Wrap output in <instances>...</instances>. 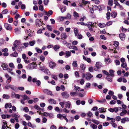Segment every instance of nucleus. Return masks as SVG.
I'll return each instance as SVG.
<instances>
[{
	"label": "nucleus",
	"mask_w": 129,
	"mask_h": 129,
	"mask_svg": "<svg viewBox=\"0 0 129 129\" xmlns=\"http://www.w3.org/2000/svg\"><path fill=\"white\" fill-rule=\"evenodd\" d=\"M78 93L76 92H72L70 93V94L72 96H76L77 95Z\"/></svg>",
	"instance_id": "aec40b11"
},
{
	"label": "nucleus",
	"mask_w": 129,
	"mask_h": 129,
	"mask_svg": "<svg viewBox=\"0 0 129 129\" xmlns=\"http://www.w3.org/2000/svg\"><path fill=\"white\" fill-rule=\"evenodd\" d=\"M45 13L47 16H49L53 14V11L51 10H50L48 12H46Z\"/></svg>",
	"instance_id": "dca6fc26"
},
{
	"label": "nucleus",
	"mask_w": 129,
	"mask_h": 129,
	"mask_svg": "<svg viewBox=\"0 0 129 129\" xmlns=\"http://www.w3.org/2000/svg\"><path fill=\"white\" fill-rule=\"evenodd\" d=\"M102 66V63H101L99 62H97L96 63L95 66L94 68V69L95 70L97 71Z\"/></svg>",
	"instance_id": "7ed1b4c3"
},
{
	"label": "nucleus",
	"mask_w": 129,
	"mask_h": 129,
	"mask_svg": "<svg viewBox=\"0 0 129 129\" xmlns=\"http://www.w3.org/2000/svg\"><path fill=\"white\" fill-rule=\"evenodd\" d=\"M27 125H28V126L30 127H32V128H33L36 127L35 126H33L31 123L30 122H28Z\"/></svg>",
	"instance_id": "e433bc0d"
},
{
	"label": "nucleus",
	"mask_w": 129,
	"mask_h": 129,
	"mask_svg": "<svg viewBox=\"0 0 129 129\" xmlns=\"http://www.w3.org/2000/svg\"><path fill=\"white\" fill-rule=\"evenodd\" d=\"M117 15V13L115 12H113L111 13V16L113 18H115Z\"/></svg>",
	"instance_id": "72a5a7b5"
},
{
	"label": "nucleus",
	"mask_w": 129,
	"mask_h": 129,
	"mask_svg": "<svg viewBox=\"0 0 129 129\" xmlns=\"http://www.w3.org/2000/svg\"><path fill=\"white\" fill-rule=\"evenodd\" d=\"M20 125L18 123H16L15 126V128L16 129H18Z\"/></svg>",
	"instance_id": "bf43d9fd"
},
{
	"label": "nucleus",
	"mask_w": 129,
	"mask_h": 129,
	"mask_svg": "<svg viewBox=\"0 0 129 129\" xmlns=\"http://www.w3.org/2000/svg\"><path fill=\"white\" fill-rule=\"evenodd\" d=\"M12 116L13 117H14V118H18L20 117V116L19 115H17L16 113H13V114Z\"/></svg>",
	"instance_id": "c756f323"
},
{
	"label": "nucleus",
	"mask_w": 129,
	"mask_h": 129,
	"mask_svg": "<svg viewBox=\"0 0 129 129\" xmlns=\"http://www.w3.org/2000/svg\"><path fill=\"white\" fill-rule=\"evenodd\" d=\"M4 26L6 29L7 30H12L11 25L7 23L4 24Z\"/></svg>",
	"instance_id": "39448f33"
},
{
	"label": "nucleus",
	"mask_w": 129,
	"mask_h": 129,
	"mask_svg": "<svg viewBox=\"0 0 129 129\" xmlns=\"http://www.w3.org/2000/svg\"><path fill=\"white\" fill-rule=\"evenodd\" d=\"M2 97L4 99H8L9 98L10 96L8 95L4 94L3 95Z\"/></svg>",
	"instance_id": "7c9ffc66"
},
{
	"label": "nucleus",
	"mask_w": 129,
	"mask_h": 129,
	"mask_svg": "<svg viewBox=\"0 0 129 129\" xmlns=\"http://www.w3.org/2000/svg\"><path fill=\"white\" fill-rule=\"evenodd\" d=\"M106 78L110 82H111L112 81V78L111 77L108 76L106 77Z\"/></svg>",
	"instance_id": "6e6d98bb"
},
{
	"label": "nucleus",
	"mask_w": 129,
	"mask_h": 129,
	"mask_svg": "<svg viewBox=\"0 0 129 129\" xmlns=\"http://www.w3.org/2000/svg\"><path fill=\"white\" fill-rule=\"evenodd\" d=\"M62 95L65 98H67L69 96V95L66 92H62L61 93Z\"/></svg>",
	"instance_id": "f8f14e48"
},
{
	"label": "nucleus",
	"mask_w": 129,
	"mask_h": 129,
	"mask_svg": "<svg viewBox=\"0 0 129 129\" xmlns=\"http://www.w3.org/2000/svg\"><path fill=\"white\" fill-rule=\"evenodd\" d=\"M56 126L54 125H52L50 127V129H56Z\"/></svg>",
	"instance_id": "774afa93"
},
{
	"label": "nucleus",
	"mask_w": 129,
	"mask_h": 129,
	"mask_svg": "<svg viewBox=\"0 0 129 129\" xmlns=\"http://www.w3.org/2000/svg\"><path fill=\"white\" fill-rule=\"evenodd\" d=\"M41 71L48 75H49L50 74V73L49 70L46 68H44L41 69Z\"/></svg>",
	"instance_id": "0eeeda50"
},
{
	"label": "nucleus",
	"mask_w": 129,
	"mask_h": 129,
	"mask_svg": "<svg viewBox=\"0 0 129 129\" xmlns=\"http://www.w3.org/2000/svg\"><path fill=\"white\" fill-rule=\"evenodd\" d=\"M52 77L54 79L57 80V76L55 75H51Z\"/></svg>",
	"instance_id": "e2e57ef3"
},
{
	"label": "nucleus",
	"mask_w": 129,
	"mask_h": 129,
	"mask_svg": "<svg viewBox=\"0 0 129 129\" xmlns=\"http://www.w3.org/2000/svg\"><path fill=\"white\" fill-rule=\"evenodd\" d=\"M49 2V0H44L43 1L44 4V5H47Z\"/></svg>",
	"instance_id": "69168bd1"
},
{
	"label": "nucleus",
	"mask_w": 129,
	"mask_h": 129,
	"mask_svg": "<svg viewBox=\"0 0 129 129\" xmlns=\"http://www.w3.org/2000/svg\"><path fill=\"white\" fill-rule=\"evenodd\" d=\"M104 108H103L102 107L99 108L98 109L99 112L100 113H102V112H105L106 111H104Z\"/></svg>",
	"instance_id": "cd10ccee"
},
{
	"label": "nucleus",
	"mask_w": 129,
	"mask_h": 129,
	"mask_svg": "<svg viewBox=\"0 0 129 129\" xmlns=\"http://www.w3.org/2000/svg\"><path fill=\"white\" fill-rule=\"evenodd\" d=\"M49 102L51 104H55L56 103V101L54 99H51L48 100Z\"/></svg>",
	"instance_id": "5701e85b"
},
{
	"label": "nucleus",
	"mask_w": 129,
	"mask_h": 129,
	"mask_svg": "<svg viewBox=\"0 0 129 129\" xmlns=\"http://www.w3.org/2000/svg\"><path fill=\"white\" fill-rule=\"evenodd\" d=\"M86 76L85 77V79L87 80H89L91 78H92L93 76L89 72H87L86 73Z\"/></svg>",
	"instance_id": "20e7f679"
},
{
	"label": "nucleus",
	"mask_w": 129,
	"mask_h": 129,
	"mask_svg": "<svg viewBox=\"0 0 129 129\" xmlns=\"http://www.w3.org/2000/svg\"><path fill=\"white\" fill-rule=\"evenodd\" d=\"M34 108L37 110H40L41 109L40 107L37 105H35L34 106Z\"/></svg>",
	"instance_id": "338daca9"
},
{
	"label": "nucleus",
	"mask_w": 129,
	"mask_h": 129,
	"mask_svg": "<svg viewBox=\"0 0 129 129\" xmlns=\"http://www.w3.org/2000/svg\"><path fill=\"white\" fill-rule=\"evenodd\" d=\"M121 66L122 67L125 68L127 66V64L126 62L122 63L121 64Z\"/></svg>",
	"instance_id": "49530a36"
},
{
	"label": "nucleus",
	"mask_w": 129,
	"mask_h": 129,
	"mask_svg": "<svg viewBox=\"0 0 129 129\" xmlns=\"http://www.w3.org/2000/svg\"><path fill=\"white\" fill-rule=\"evenodd\" d=\"M20 45V43L19 41H15L14 44V47H12V48L13 51H16V49L19 47Z\"/></svg>",
	"instance_id": "f03ea898"
},
{
	"label": "nucleus",
	"mask_w": 129,
	"mask_h": 129,
	"mask_svg": "<svg viewBox=\"0 0 129 129\" xmlns=\"http://www.w3.org/2000/svg\"><path fill=\"white\" fill-rule=\"evenodd\" d=\"M9 66L12 68H14L15 67L14 66L13 63H9Z\"/></svg>",
	"instance_id": "5fc2aeb1"
},
{
	"label": "nucleus",
	"mask_w": 129,
	"mask_h": 129,
	"mask_svg": "<svg viewBox=\"0 0 129 129\" xmlns=\"http://www.w3.org/2000/svg\"><path fill=\"white\" fill-rule=\"evenodd\" d=\"M100 38L102 40H105L106 39V38L105 36L103 35H101L100 36Z\"/></svg>",
	"instance_id": "0e129e2a"
},
{
	"label": "nucleus",
	"mask_w": 129,
	"mask_h": 129,
	"mask_svg": "<svg viewBox=\"0 0 129 129\" xmlns=\"http://www.w3.org/2000/svg\"><path fill=\"white\" fill-rule=\"evenodd\" d=\"M113 1L112 0H109L108 2V4L109 5L112 6V5Z\"/></svg>",
	"instance_id": "603ef678"
},
{
	"label": "nucleus",
	"mask_w": 129,
	"mask_h": 129,
	"mask_svg": "<svg viewBox=\"0 0 129 129\" xmlns=\"http://www.w3.org/2000/svg\"><path fill=\"white\" fill-rule=\"evenodd\" d=\"M37 52L39 53H42V50L39 48H35Z\"/></svg>",
	"instance_id": "c03bdc74"
},
{
	"label": "nucleus",
	"mask_w": 129,
	"mask_h": 129,
	"mask_svg": "<svg viewBox=\"0 0 129 129\" xmlns=\"http://www.w3.org/2000/svg\"><path fill=\"white\" fill-rule=\"evenodd\" d=\"M36 21V25L37 26H39V22H41V21L39 19H37Z\"/></svg>",
	"instance_id": "58836bf2"
},
{
	"label": "nucleus",
	"mask_w": 129,
	"mask_h": 129,
	"mask_svg": "<svg viewBox=\"0 0 129 129\" xmlns=\"http://www.w3.org/2000/svg\"><path fill=\"white\" fill-rule=\"evenodd\" d=\"M97 25L100 28L104 27L106 26V24L104 23H99Z\"/></svg>",
	"instance_id": "ddd939ff"
},
{
	"label": "nucleus",
	"mask_w": 129,
	"mask_h": 129,
	"mask_svg": "<svg viewBox=\"0 0 129 129\" xmlns=\"http://www.w3.org/2000/svg\"><path fill=\"white\" fill-rule=\"evenodd\" d=\"M49 66L50 68L52 69L55 67L56 64L54 62L51 61L49 63Z\"/></svg>",
	"instance_id": "1a4fd4ad"
},
{
	"label": "nucleus",
	"mask_w": 129,
	"mask_h": 129,
	"mask_svg": "<svg viewBox=\"0 0 129 129\" xmlns=\"http://www.w3.org/2000/svg\"><path fill=\"white\" fill-rule=\"evenodd\" d=\"M21 96L23 98V99L24 100L27 99H29V98H28L27 96L25 95H22Z\"/></svg>",
	"instance_id": "f704fd0d"
},
{
	"label": "nucleus",
	"mask_w": 129,
	"mask_h": 129,
	"mask_svg": "<svg viewBox=\"0 0 129 129\" xmlns=\"http://www.w3.org/2000/svg\"><path fill=\"white\" fill-rule=\"evenodd\" d=\"M112 24V22L111 21H109L106 23V26H109L111 25Z\"/></svg>",
	"instance_id": "8fccbe9b"
},
{
	"label": "nucleus",
	"mask_w": 129,
	"mask_h": 129,
	"mask_svg": "<svg viewBox=\"0 0 129 129\" xmlns=\"http://www.w3.org/2000/svg\"><path fill=\"white\" fill-rule=\"evenodd\" d=\"M87 116L89 117L93 116V114L91 112L89 111L87 114Z\"/></svg>",
	"instance_id": "ea45409f"
},
{
	"label": "nucleus",
	"mask_w": 129,
	"mask_h": 129,
	"mask_svg": "<svg viewBox=\"0 0 129 129\" xmlns=\"http://www.w3.org/2000/svg\"><path fill=\"white\" fill-rule=\"evenodd\" d=\"M127 113V111L125 109L123 110L120 113V115L121 116H124L125 114Z\"/></svg>",
	"instance_id": "f3484780"
},
{
	"label": "nucleus",
	"mask_w": 129,
	"mask_h": 129,
	"mask_svg": "<svg viewBox=\"0 0 129 129\" xmlns=\"http://www.w3.org/2000/svg\"><path fill=\"white\" fill-rule=\"evenodd\" d=\"M8 11L7 9H5L2 12V13L3 14H7L8 12Z\"/></svg>",
	"instance_id": "a18cd8bd"
},
{
	"label": "nucleus",
	"mask_w": 129,
	"mask_h": 129,
	"mask_svg": "<svg viewBox=\"0 0 129 129\" xmlns=\"http://www.w3.org/2000/svg\"><path fill=\"white\" fill-rule=\"evenodd\" d=\"M53 32L54 33L56 34L57 35H59L60 33L59 31L55 30H54L53 31Z\"/></svg>",
	"instance_id": "09e8293b"
},
{
	"label": "nucleus",
	"mask_w": 129,
	"mask_h": 129,
	"mask_svg": "<svg viewBox=\"0 0 129 129\" xmlns=\"http://www.w3.org/2000/svg\"><path fill=\"white\" fill-rule=\"evenodd\" d=\"M11 77H9L8 78L7 80L6 81V83L7 84H8L10 82L11 80Z\"/></svg>",
	"instance_id": "79ce46f5"
},
{
	"label": "nucleus",
	"mask_w": 129,
	"mask_h": 129,
	"mask_svg": "<svg viewBox=\"0 0 129 129\" xmlns=\"http://www.w3.org/2000/svg\"><path fill=\"white\" fill-rule=\"evenodd\" d=\"M60 47L58 45H56L53 47V49L55 50H56L57 49H59Z\"/></svg>",
	"instance_id": "a19ab883"
},
{
	"label": "nucleus",
	"mask_w": 129,
	"mask_h": 129,
	"mask_svg": "<svg viewBox=\"0 0 129 129\" xmlns=\"http://www.w3.org/2000/svg\"><path fill=\"white\" fill-rule=\"evenodd\" d=\"M82 3L84 4H89L90 3V2L88 1H82Z\"/></svg>",
	"instance_id": "680f3d73"
},
{
	"label": "nucleus",
	"mask_w": 129,
	"mask_h": 129,
	"mask_svg": "<svg viewBox=\"0 0 129 129\" xmlns=\"http://www.w3.org/2000/svg\"><path fill=\"white\" fill-rule=\"evenodd\" d=\"M21 96V95L16 94L14 92H12L11 93V97L13 98H16L19 99Z\"/></svg>",
	"instance_id": "423d86ee"
},
{
	"label": "nucleus",
	"mask_w": 129,
	"mask_h": 129,
	"mask_svg": "<svg viewBox=\"0 0 129 129\" xmlns=\"http://www.w3.org/2000/svg\"><path fill=\"white\" fill-rule=\"evenodd\" d=\"M67 37V35L65 33H62L61 34V38L62 39H64L66 38Z\"/></svg>",
	"instance_id": "2f4dec72"
},
{
	"label": "nucleus",
	"mask_w": 129,
	"mask_h": 129,
	"mask_svg": "<svg viewBox=\"0 0 129 129\" xmlns=\"http://www.w3.org/2000/svg\"><path fill=\"white\" fill-rule=\"evenodd\" d=\"M74 33L75 34V35L76 36L78 35V30L77 28H75L74 30Z\"/></svg>",
	"instance_id": "bb28decb"
},
{
	"label": "nucleus",
	"mask_w": 129,
	"mask_h": 129,
	"mask_svg": "<svg viewBox=\"0 0 129 129\" xmlns=\"http://www.w3.org/2000/svg\"><path fill=\"white\" fill-rule=\"evenodd\" d=\"M86 26H87L88 27H94V25H93V24H92V23L91 22H87L86 24Z\"/></svg>",
	"instance_id": "4be33fe9"
},
{
	"label": "nucleus",
	"mask_w": 129,
	"mask_h": 129,
	"mask_svg": "<svg viewBox=\"0 0 129 129\" xmlns=\"http://www.w3.org/2000/svg\"><path fill=\"white\" fill-rule=\"evenodd\" d=\"M80 67L82 70L84 71L86 68V66L84 64L81 63L80 64Z\"/></svg>",
	"instance_id": "4468645a"
},
{
	"label": "nucleus",
	"mask_w": 129,
	"mask_h": 129,
	"mask_svg": "<svg viewBox=\"0 0 129 129\" xmlns=\"http://www.w3.org/2000/svg\"><path fill=\"white\" fill-rule=\"evenodd\" d=\"M119 37L121 40H124L125 37V34L124 33H121L119 35Z\"/></svg>",
	"instance_id": "6e6552de"
},
{
	"label": "nucleus",
	"mask_w": 129,
	"mask_h": 129,
	"mask_svg": "<svg viewBox=\"0 0 129 129\" xmlns=\"http://www.w3.org/2000/svg\"><path fill=\"white\" fill-rule=\"evenodd\" d=\"M75 75L76 77H79V73L77 71H76L75 73Z\"/></svg>",
	"instance_id": "4d7b16f0"
},
{
	"label": "nucleus",
	"mask_w": 129,
	"mask_h": 129,
	"mask_svg": "<svg viewBox=\"0 0 129 129\" xmlns=\"http://www.w3.org/2000/svg\"><path fill=\"white\" fill-rule=\"evenodd\" d=\"M77 36V38L79 39L82 38V35L80 34H78Z\"/></svg>",
	"instance_id": "052dcab7"
},
{
	"label": "nucleus",
	"mask_w": 129,
	"mask_h": 129,
	"mask_svg": "<svg viewBox=\"0 0 129 129\" xmlns=\"http://www.w3.org/2000/svg\"><path fill=\"white\" fill-rule=\"evenodd\" d=\"M73 16L75 17L76 18L79 16L78 14L75 11H74L73 13Z\"/></svg>",
	"instance_id": "37998d69"
},
{
	"label": "nucleus",
	"mask_w": 129,
	"mask_h": 129,
	"mask_svg": "<svg viewBox=\"0 0 129 129\" xmlns=\"http://www.w3.org/2000/svg\"><path fill=\"white\" fill-rule=\"evenodd\" d=\"M47 28L48 30L49 31H52V28L51 26L49 25H47Z\"/></svg>",
	"instance_id": "4c0bfd02"
},
{
	"label": "nucleus",
	"mask_w": 129,
	"mask_h": 129,
	"mask_svg": "<svg viewBox=\"0 0 129 129\" xmlns=\"http://www.w3.org/2000/svg\"><path fill=\"white\" fill-rule=\"evenodd\" d=\"M129 118H123L121 119V122L122 123H124L126 121H128Z\"/></svg>",
	"instance_id": "9d476101"
},
{
	"label": "nucleus",
	"mask_w": 129,
	"mask_h": 129,
	"mask_svg": "<svg viewBox=\"0 0 129 129\" xmlns=\"http://www.w3.org/2000/svg\"><path fill=\"white\" fill-rule=\"evenodd\" d=\"M93 68L92 66L89 67L88 68L89 71L91 72H93Z\"/></svg>",
	"instance_id": "864d4df0"
},
{
	"label": "nucleus",
	"mask_w": 129,
	"mask_h": 129,
	"mask_svg": "<svg viewBox=\"0 0 129 129\" xmlns=\"http://www.w3.org/2000/svg\"><path fill=\"white\" fill-rule=\"evenodd\" d=\"M59 104L62 108L64 107V105L65 107L69 108L71 105V103L69 101H68L66 102H60Z\"/></svg>",
	"instance_id": "f257e3e1"
},
{
	"label": "nucleus",
	"mask_w": 129,
	"mask_h": 129,
	"mask_svg": "<svg viewBox=\"0 0 129 129\" xmlns=\"http://www.w3.org/2000/svg\"><path fill=\"white\" fill-rule=\"evenodd\" d=\"M110 12H108L106 13V18L108 19H110Z\"/></svg>",
	"instance_id": "3c124183"
},
{
	"label": "nucleus",
	"mask_w": 129,
	"mask_h": 129,
	"mask_svg": "<svg viewBox=\"0 0 129 129\" xmlns=\"http://www.w3.org/2000/svg\"><path fill=\"white\" fill-rule=\"evenodd\" d=\"M12 106L11 104L10 103H6L5 106V108H11Z\"/></svg>",
	"instance_id": "a211bd4d"
},
{
	"label": "nucleus",
	"mask_w": 129,
	"mask_h": 129,
	"mask_svg": "<svg viewBox=\"0 0 129 129\" xmlns=\"http://www.w3.org/2000/svg\"><path fill=\"white\" fill-rule=\"evenodd\" d=\"M98 9H99L100 11H101L105 8L104 6L102 5L99 6L98 7Z\"/></svg>",
	"instance_id": "b1692460"
},
{
	"label": "nucleus",
	"mask_w": 129,
	"mask_h": 129,
	"mask_svg": "<svg viewBox=\"0 0 129 129\" xmlns=\"http://www.w3.org/2000/svg\"><path fill=\"white\" fill-rule=\"evenodd\" d=\"M39 9L41 11H43L44 8L42 5H40L39 6Z\"/></svg>",
	"instance_id": "de8ad7c7"
},
{
	"label": "nucleus",
	"mask_w": 129,
	"mask_h": 129,
	"mask_svg": "<svg viewBox=\"0 0 129 129\" xmlns=\"http://www.w3.org/2000/svg\"><path fill=\"white\" fill-rule=\"evenodd\" d=\"M72 65L73 67H77L78 66V64L77 63V61H73L72 63Z\"/></svg>",
	"instance_id": "a878e982"
},
{
	"label": "nucleus",
	"mask_w": 129,
	"mask_h": 129,
	"mask_svg": "<svg viewBox=\"0 0 129 129\" xmlns=\"http://www.w3.org/2000/svg\"><path fill=\"white\" fill-rule=\"evenodd\" d=\"M24 116L25 118L27 120H29L31 119V117L29 115H27V114H25Z\"/></svg>",
	"instance_id": "393cba45"
},
{
	"label": "nucleus",
	"mask_w": 129,
	"mask_h": 129,
	"mask_svg": "<svg viewBox=\"0 0 129 129\" xmlns=\"http://www.w3.org/2000/svg\"><path fill=\"white\" fill-rule=\"evenodd\" d=\"M18 53L16 51H15L12 53V54L10 55V56L11 57H16L18 56Z\"/></svg>",
	"instance_id": "9b49d317"
},
{
	"label": "nucleus",
	"mask_w": 129,
	"mask_h": 129,
	"mask_svg": "<svg viewBox=\"0 0 129 129\" xmlns=\"http://www.w3.org/2000/svg\"><path fill=\"white\" fill-rule=\"evenodd\" d=\"M90 126L93 129H96L97 128V126L94 124H92Z\"/></svg>",
	"instance_id": "c85d7f7f"
},
{
	"label": "nucleus",
	"mask_w": 129,
	"mask_h": 129,
	"mask_svg": "<svg viewBox=\"0 0 129 129\" xmlns=\"http://www.w3.org/2000/svg\"><path fill=\"white\" fill-rule=\"evenodd\" d=\"M91 121L93 123L97 125L99 124L100 123L99 121L95 119H92Z\"/></svg>",
	"instance_id": "473e14b6"
},
{
	"label": "nucleus",
	"mask_w": 129,
	"mask_h": 129,
	"mask_svg": "<svg viewBox=\"0 0 129 129\" xmlns=\"http://www.w3.org/2000/svg\"><path fill=\"white\" fill-rule=\"evenodd\" d=\"M109 72L110 74H109V75L111 76L112 77H114V71L112 70H110Z\"/></svg>",
	"instance_id": "412c9836"
},
{
	"label": "nucleus",
	"mask_w": 129,
	"mask_h": 129,
	"mask_svg": "<svg viewBox=\"0 0 129 129\" xmlns=\"http://www.w3.org/2000/svg\"><path fill=\"white\" fill-rule=\"evenodd\" d=\"M71 53L70 51H67L65 52V55H66L65 57L66 58H68L70 57L71 56Z\"/></svg>",
	"instance_id": "6ab92c4d"
},
{
	"label": "nucleus",
	"mask_w": 129,
	"mask_h": 129,
	"mask_svg": "<svg viewBox=\"0 0 129 129\" xmlns=\"http://www.w3.org/2000/svg\"><path fill=\"white\" fill-rule=\"evenodd\" d=\"M116 120L118 121H119L121 119V117L119 116H117L116 117Z\"/></svg>",
	"instance_id": "13d9d810"
},
{
	"label": "nucleus",
	"mask_w": 129,
	"mask_h": 129,
	"mask_svg": "<svg viewBox=\"0 0 129 129\" xmlns=\"http://www.w3.org/2000/svg\"><path fill=\"white\" fill-rule=\"evenodd\" d=\"M29 66H30L31 67H35L37 66V64L34 62L31 64H30L29 65Z\"/></svg>",
	"instance_id": "c9c22d12"
},
{
	"label": "nucleus",
	"mask_w": 129,
	"mask_h": 129,
	"mask_svg": "<svg viewBox=\"0 0 129 129\" xmlns=\"http://www.w3.org/2000/svg\"><path fill=\"white\" fill-rule=\"evenodd\" d=\"M1 66L3 68L4 70H6L8 68V66L4 63H2L1 65Z\"/></svg>",
	"instance_id": "2eb2a0df"
}]
</instances>
